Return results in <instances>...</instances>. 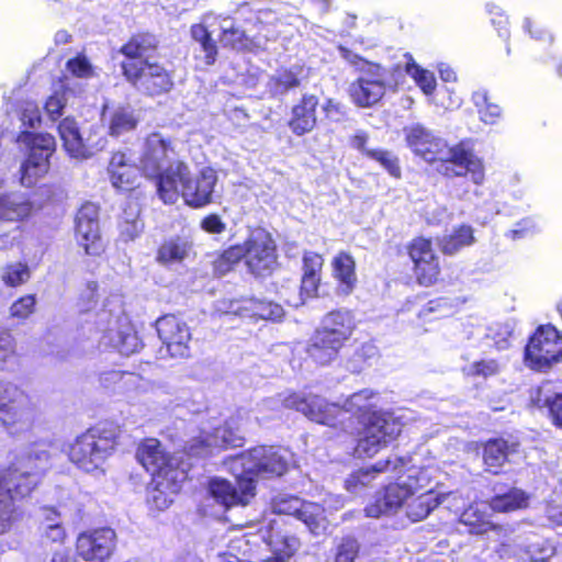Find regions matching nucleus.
Instances as JSON below:
<instances>
[{
	"label": "nucleus",
	"mask_w": 562,
	"mask_h": 562,
	"mask_svg": "<svg viewBox=\"0 0 562 562\" xmlns=\"http://www.w3.org/2000/svg\"><path fill=\"white\" fill-rule=\"evenodd\" d=\"M323 111L326 117L334 122H339L346 116L345 105L334 99H327L323 104Z\"/></svg>",
	"instance_id": "e2e57ef3"
},
{
	"label": "nucleus",
	"mask_w": 562,
	"mask_h": 562,
	"mask_svg": "<svg viewBox=\"0 0 562 562\" xmlns=\"http://www.w3.org/2000/svg\"><path fill=\"white\" fill-rule=\"evenodd\" d=\"M234 476L235 483L223 477H213L207 486L210 495L227 508L238 505L245 506L256 495V484L252 477L245 474Z\"/></svg>",
	"instance_id": "a211bd4d"
},
{
	"label": "nucleus",
	"mask_w": 562,
	"mask_h": 562,
	"mask_svg": "<svg viewBox=\"0 0 562 562\" xmlns=\"http://www.w3.org/2000/svg\"><path fill=\"white\" fill-rule=\"evenodd\" d=\"M19 359L18 345L14 336L0 328V369H5Z\"/></svg>",
	"instance_id": "c03bdc74"
},
{
	"label": "nucleus",
	"mask_w": 562,
	"mask_h": 562,
	"mask_svg": "<svg viewBox=\"0 0 562 562\" xmlns=\"http://www.w3.org/2000/svg\"><path fill=\"white\" fill-rule=\"evenodd\" d=\"M405 461L402 458L393 457L387 458L384 461H379L371 468L361 469L357 473L352 474L347 481H346V487L349 491H352L356 488L358 484L367 485L370 483L372 479V473H381L386 471H393L396 472L400 467H404Z\"/></svg>",
	"instance_id": "2f4dec72"
},
{
	"label": "nucleus",
	"mask_w": 562,
	"mask_h": 562,
	"mask_svg": "<svg viewBox=\"0 0 562 562\" xmlns=\"http://www.w3.org/2000/svg\"><path fill=\"white\" fill-rule=\"evenodd\" d=\"M355 329L353 316L348 311L327 313L311 338L308 356L319 364H328L350 339Z\"/></svg>",
	"instance_id": "20e7f679"
},
{
	"label": "nucleus",
	"mask_w": 562,
	"mask_h": 562,
	"mask_svg": "<svg viewBox=\"0 0 562 562\" xmlns=\"http://www.w3.org/2000/svg\"><path fill=\"white\" fill-rule=\"evenodd\" d=\"M367 156L379 161L393 177L398 178L401 170L398 167L397 158L389 151L384 150H368Z\"/></svg>",
	"instance_id": "4d7b16f0"
},
{
	"label": "nucleus",
	"mask_w": 562,
	"mask_h": 562,
	"mask_svg": "<svg viewBox=\"0 0 562 562\" xmlns=\"http://www.w3.org/2000/svg\"><path fill=\"white\" fill-rule=\"evenodd\" d=\"M102 383L105 386H109V382L113 381L115 383H119V387L123 391H128L133 387H138L140 383V379L137 375L134 374H125L119 371L109 372L102 375L101 378Z\"/></svg>",
	"instance_id": "6e6d98bb"
},
{
	"label": "nucleus",
	"mask_w": 562,
	"mask_h": 562,
	"mask_svg": "<svg viewBox=\"0 0 562 562\" xmlns=\"http://www.w3.org/2000/svg\"><path fill=\"white\" fill-rule=\"evenodd\" d=\"M473 102L477 108L480 120L486 124H495L502 115L498 104L491 101L485 90H477L473 93Z\"/></svg>",
	"instance_id": "79ce46f5"
},
{
	"label": "nucleus",
	"mask_w": 562,
	"mask_h": 562,
	"mask_svg": "<svg viewBox=\"0 0 562 562\" xmlns=\"http://www.w3.org/2000/svg\"><path fill=\"white\" fill-rule=\"evenodd\" d=\"M474 243L473 229L468 225H460L451 233L445 235L440 240L441 250L445 254L453 255L461 248L470 246Z\"/></svg>",
	"instance_id": "c9c22d12"
},
{
	"label": "nucleus",
	"mask_w": 562,
	"mask_h": 562,
	"mask_svg": "<svg viewBox=\"0 0 562 562\" xmlns=\"http://www.w3.org/2000/svg\"><path fill=\"white\" fill-rule=\"evenodd\" d=\"M32 277V270L26 262H8L0 269V281L7 288H20L26 284Z\"/></svg>",
	"instance_id": "f704fd0d"
},
{
	"label": "nucleus",
	"mask_w": 562,
	"mask_h": 562,
	"mask_svg": "<svg viewBox=\"0 0 562 562\" xmlns=\"http://www.w3.org/2000/svg\"><path fill=\"white\" fill-rule=\"evenodd\" d=\"M241 317H258L261 319L280 321L284 311L283 307L273 302L249 300L245 306L235 311Z\"/></svg>",
	"instance_id": "473e14b6"
},
{
	"label": "nucleus",
	"mask_w": 562,
	"mask_h": 562,
	"mask_svg": "<svg viewBox=\"0 0 562 562\" xmlns=\"http://www.w3.org/2000/svg\"><path fill=\"white\" fill-rule=\"evenodd\" d=\"M67 69L78 78H90L93 75L91 64L83 56H77L68 60Z\"/></svg>",
	"instance_id": "13d9d810"
},
{
	"label": "nucleus",
	"mask_w": 562,
	"mask_h": 562,
	"mask_svg": "<svg viewBox=\"0 0 562 562\" xmlns=\"http://www.w3.org/2000/svg\"><path fill=\"white\" fill-rule=\"evenodd\" d=\"M317 105L318 99L316 95L304 94L300 102L293 106L289 126L294 134L301 136L315 127Z\"/></svg>",
	"instance_id": "c85d7f7f"
},
{
	"label": "nucleus",
	"mask_w": 562,
	"mask_h": 562,
	"mask_svg": "<svg viewBox=\"0 0 562 562\" xmlns=\"http://www.w3.org/2000/svg\"><path fill=\"white\" fill-rule=\"evenodd\" d=\"M498 371V364L494 360H483L472 363L465 369L468 375L490 376Z\"/></svg>",
	"instance_id": "052dcab7"
},
{
	"label": "nucleus",
	"mask_w": 562,
	"mask_h": 562,
	"mask_svg": "<svg viewBox=\"0 0 562 562\" xmlns=\"http://www.w3.org/2000/svg\"><path fill=\"white\" fill-rule=\"evenodd\" d=\"M34 416L35 408L23 391L0 383V426L11 435H19L32 427Z\"/></svg>",
	"instance_id": "9d476101"
},
{
	"label": "nucleus",
	"mask_w": 562,
	"mask_h": 562,
	"mask_svg": "<svg viewBox=\"0 0 562 562\" xmlns=\"http://www.w3.org/2000/svg\"><path fill=\"white\" fill-rule=\"evenodd\" d=\"M184 480V470H168L156 474L153 487L148 492V503L158 510L167 509L180 492Z\"/></svg>",
	"instance_id": "393cba45"
},
{
	"label": "nucleus",
	"mask_w": 562,
	"mask_h": 562,
	"mask_svg": "<svg viewBox=\"0 0 562 562\" xmlns=\"http://www.w3.org/2000/svg\"><path fill=\"white\" fill-rule=\"evenodd\" d=\"M99 286L94 281H88L80 292L78 306L82 312L94 310L99 303Z\"/></svg>",
	"instance_id": "5fc2aeb1"
},
{
	"label": "nucleus",
	"mask_w": 562,
	"mask_h": 562,
	"mask_svg": "<svg viewBox=\"0 0 562 562\" xmlns=\"http://www.w3.org/2000/svg\"><path fill=\"white\" fill-rule=\"evenodd\" d=\"M114 346L121 353L130 355L138 349L139 341L135 334L126 333L114 344Z\"/></svg>",
	"instance_id": "338daca9"
},
{
	"label": "nucleus",
	"mask_w": 562,
	"mask_h": 562,
	"mask_svg": "<svg viewBox=\"0 0 562 562\" xmlns=\"http://www.w3.org/2000/svg\"><path fill=\"white\" fill-rule=\"evenodd\" d=\"M324 265L323 257L314 251H307L303 256V274L319 276Z\"/></svg>",
	"instance_id": "bf43d9fd"
},
{
	"label": "nucleus",
	"mask_w": 562,
	"mask_h": 562,
	"mask_svg": "<svg viewBox=\"0 0 562 562\" xmlns=\"http://www.w3.org/2000/svg\"><path fill=\"white\" fill-rule=\"evenodd\" d=\"M387 72L384 67L373 63H362L360 76L350 83L348 93L351 101L360 108L376 104L386 92Z\"/></svg>",
	"instance_id": "ddd939ff"
},
{
	"label": "nucleus",
	"mask_w": 562,
	"mask_h": 562,
	"mask_svg": "<svg viewBox=\"0 0 562 562\" xmlns=\"http://www.w3.org/2000/svg\"><path fill=\"white\" fill-rule=\"evenodd\" d=\"M116 430L92 429L77 437L68 447L70 461L90 473L103 469L116 446Z\"/></svg>",
	"instance_id": "423d86ee"
},
{
	"label": "nucleus",
	"mask_w": 562,
	"mask_h": 562,
	"mask_svg": "<svg viewBox=\"0 0 562 562\" xmlns=\"http://www.w3.org/2000/svg\"><path fill=\"white\" fill-rule=\"evenodd\" d=\"M376 394L369 389L361 390L350 395L344 403V408L347 412L360 413L366 412L372 405V401Z\"/></svg>",
	"instance_id": "8fccbe9b"
},
{
	"label": "nucleus",
	"mask_w": 562,
	"mask_h": 562,
	"mask_svg": "<svg viewBox=\"0 0 562 562\" xmlns=\"http://www.w3.org/2000/svg\"><path fill=\"white\" fill-rule=\"evenodd\" d=\"M244 436L235 419L225 423H204L196 436L188 443V452L196 457H206L216 449L240 447Z\"/></svg>",
	"instance_id": "9b49d317"
},
{
	"label": "nucleus",
	"mask_w": 562,
	"mask_h": 562,
	"mask_svg": "<svg viewBox=\"0 0 562 562\" xmlns=\"http://www.w3.org/2000/svg\"><path fill=\"white\" fill-rule=\"evenodd\" d=\"M209 15L203 16L202 23L194 24L191 26V36L194 41L200 43L201 48L204 53V63L206 66H211L215 63L217 55V47L211 38V34L207 31L204 23L207 21Z\"/></svg>",
	"instance_id": "ea45409f"
},
{
	"label": "nucleus",
	"mask_w": 562,
	"mask_h": 562,
	"mask_svg": "<svg viewBox=\"0 0 562 562\" xmlns=\"http://www.w3.org/2000/svg\"><path fill=\"white\" fill-rule=\"evenodd\" d=\"M408 254L414 262L418 283L426 286L434 284L439 277L440 267L431 240L424 237L413 239L408 246Z\"/></svg>",
	"instance_id": "412c9836"
},
{
	"label": "nucleus",
	"mask_w": 562,
	"mask_h": 562,
	"mask_svg": "<svg viewBox=\"0 0 562 562\" xmlns=\"http://www.w3.org/2000/svg\"><path fill=\"white\" fill-rule=\"evenodd\" d=\"M245 266L255 276L269 274L277 266L276 244L272 237L262 229L250 233L243 243Z\"/></svg>",
	"instance_id": "2eb2a0df"
},
{
	"label": "nucleus",
	"mask_w": 562,
	"mask_h": 562,
	"mask_svg": "<svg viewBox=\"0 0 562 562\" xmlns=\"http://www.w3.org/2000/svg\"><path fill=\"white\" fill-rule=\"evenodd\" d=\"M241 260L245 261V252L241 244H235L222 251L213 261L214 272L225 276L231 272Z\"/></svg>",
	"instance_id": "4c0bfd02"
},
{
	"label": "nucleus",
	"mask_w": 562,
	"mask_h": 562,
	"mask_svg": "<svg viewBox=\"0 0 562 562\" xmlns=\"http://www.w3.org/2000/svg\"><path fill=\"white\" fill-rule=\"evenodd\" d=\"M406 142L414 153L426 161H441L442 172L446 176L470 175L474 183H482L484 179L482 161L462 145L448 147L441 138L435 137L420 125L406 130Z\"/></svg>",
	"instance_id": "7ed1b4c3"
},
{
	"label": "nucleus",
	"mask_w": 562,
	"mask_h": 562,
	"mask_svg": "<svg viewBox=\"0 0 562 562\" xmlns=\"http://www.w3.org/2000/svg\"><path fill=\"white\" fill-rule=\"evenodd\" d=\"M406 71L425 94H431L435 91L437 83L431 71L420 68L415 63H408Z\"/></svg>",
	"instance_id": "49530a36"
},
{
	"label": "nucleus",
	"mask_w": 562,
	"mask_h": 562,
	"mask_svg": "<svg viewBox=\"0 0 562 562\" xmlns=\"http://www.w3.org/2000/svg\"><path fill=\"white\" fill-rule=\"evenodd\" d=\"M233 475L281 476L290 465V453L281 448L260 446L252 448L226 462Z\"/></svg>",
	"instance_id": "0eeeda50"
},
{
	"label": "nucleus",
	"mask_w": 562,
	"mask_h": 562,
	"mask_svg": "<svg viewBox=\"0 0 562 562\" xmlns=\"http://www.w3.org/2000/svg\"><path fill=\"white\" fill-rule=\"evenodd\" d=\"M156 327L171 358H184L189 355L191 334L184 322L173 315H166L157 321Z\"/></svg>",
	"instance_id": "4be33fe9"
},
{
	"label": "nucleus",
	"mask_w": 562,
	"mask_h": 562,
	"mask_svg": "<svg viewBox=\"0 0 562 562\" xmlns=\"http://www.w3.org/2000/svg\"><path fill=\"white\" fill-rule=\"evenodd\" d=\"M132 218H126L124 224L121 226L122 235L127 239L136 238L143 231V223L138 220V211L135 210L132 214Z\"/></svg>",
	"instance_id": "680f3d73"
},
{
	"label": "nucleus",
	"mask_w": 562,
	"mask_h": 562,
	"mask_svg": "<svg viewBox=\"0 0 562 562\" xmlns=\"http://www.w3.org/2000/svg\"><path fill=\"white\" fill-rule=\"evenodd\" d=\"M35 305L36 296L34 294H26L11 304L9 314L12 318L26 319L34 313Z\"/></svg>",
	"instance_id": "603ef678"
},
{
	"label": "nucleus",
	"mask_w": 562,
	"mask_h": 562,
	"mask_svg": "<svg viewBox=\"0 0 562 562\" xmlns=\"http://www.w3.org/2000/svg\"><path fill=\"white\" fill-rule=\"evenodd\" d=\"M123 74L138 90L149 95H160L173 87L170 72L160 64L148 60L143 65L136 61H124Z\"/></svg>",
	"instance_id": "4468645a"
},
{
	"label": "nucleus",
	"mask_w": 562,
	"mask_h": 562,
	"mask_svg": "<svg viewBox=\"0 0 562 562\" xmlns=\"http://www.w3.org/2000/svg\"><path fill=\"white\" fill-rule=\"evenodd\" d=\"M42 530V537L45 541L53 543H61L66 538V532L63 525H49Z\"/></svg>",
	"instance_id": "774afa93"
},
{
	"label": "nucleus",
	"mask_w": 562,
	"mask_h": 562,
	"mask_svg": "<svg viewBox=\"0 0 562 562\" xmlns=\"http://www.w3.org/2000/svg\"><path fill=\"white\" fill-rule=\"evenodd\" d=\"M438 472L434 467L411 469L406 479L389 484L378 494L374 502L366 507V515L379 518L403 509L405 516L413 522L426 519L451 495L437 491Z\"/></svg>",
	"instance_id": "f257e3e1"
},
{
	"label": "nucleus",
	"mask_w": 562,
	"mask_h": 562,
	"mask_svg": "<svg viewBox=\"0 0 562 562\" xmlns=\"http://www.w3.org/2000/svg\"><path fill=\"white\" fill-rule=\"evenodd\" d=\"M403 428L402 417L392 412L376 411L364 423L356 447L359 457H373L395 440Z\"/></svg>",
	"instance_id": "1a4fd4ad"
},
{
	"label": "nucleus",
	"mask_w": 562,
	"mask_h": 562,
	"mask_svg": "<svg viewBox=\"0 0 562 562\" xmlns=\"http://www.w3.org/2000/svg\"><path fill=\"white\" fill-rule=\"evenodd\" d=\"M102 115L108 122L110 135L115 137L134 131L138 124V117L131 105H117L109 111L104 106Z\"/></svg>",
	"instance_id": "c756f323"
},
{
	"label": "nucleus",
	"mask_w": 562,
	"mask_h": 562,
	"mask_svg": "<svg viewBox=\"0 0 562 562\" xmlns=\"http://www.w3.org/2000/svg\"><path fill=\"white\" fill-rule=\"evenodd\" d=\"M358 553V541L351 537L342 538L336 547L334 562H353Z\"/></svg>",
	"instance_id": "864d4df0"
},
{
	"label": "nucleus",
	"mask_w": 562,
	"mask_h": 562,
	"mask_svg": "<svg viewBox=\"0 0 562 562\" xmlns=\"http://www.w3.org/2000/svg\"><path fill=\"white\" fill-rule=\"evenodd\" d=\"M222 36L221 42L226 46H232L236 49L249 48L251 42L246 36L245 32L235 27L228 19H224L221 23Z\"/></svg>",
	"instance_id": "37998d69"
},
{
	"label": "nucleus",
	"mask_w": 562,
	"mask_h": 562,
	"mask_svg": "<svg viewBox=\"0 0 562 562\" xmlns=\"http://www.w3.org/2000/svg\"><path fill=\"white\" fill-rule=\"evenodd\" d=\"M43 468L27 471L21 465L0 473V535L9 531L19 519L16 496H26L37 485Z\"/></svg>",
	"instance_id": "39448f33"
},
{
	"label": "nucleus",
	"mask_w": 562,
	"mask_h": 562,
	"mask_svg": "<svg viewBox=\"0 0 562 562\" xmlns=\"http://www.w3.org/2000/svg\"><path fill=\"white\" fill-rule=\"evenodd\" d=\"M65 104L66 101L64 94L56 92L46 101L45 111L52 120H56L61 115Z\"/></svg>",
	"instance_id": "69168bd1"
},
{
	"label": "nucleus",
	"mask_w": 562,
	"mask_h": 562,
	"mask_svg": "<svg viewBox=\"0 0 562 562\" xmlns=\"http://www.w3.org/2000/svg\"><path fill=\"white\" fill-rule=\"evenodd\" d=\"M331 274L337 282V292L349 295L356 288L358 278L355 258L346 251H340L331 259Z\"/></svg>",
	"instance_id": "cd10ccee"
},
{
	"label": "nucleus",
	"mask_w": 562,
	"mask_h": 562,
	"mask_svg": "<svg viewBox=\"0 0 562 562\" xmlns=\"http://www.w3.org/2000/svg\"><path fill=\"white\" fill-rule=\"evenodd\" d=\"M282 403L286 408L301 412L311 420L324 425H333L340 412L336 404H329L316 395L304 397L299 394H290L282 400Z\"/></svg>",
	"instance_id": "5701e85b"
},
{
	"label": "nucleus",
	"mask_w": 562,
	"mask_h": 562,
	"mask_svg": "<svg viewBox=\"0 0 562 562\" xmlns=\"http://www.w3.org/2000/svg\"><path fill=\"white\" fill-rule=\"evenodd\" d=\"M200 227L209 234H222L226 229V224L217 214H209L202 218Z\"/></svg>",
	"instance_id": "0e129e2a"
},
{
	"label": "nucleus",
	"mask_w": 562,
	"mask_h": 562,
	"mask_svg": "<svg viewBox=\"0 0 562 562\" xmlns=\"http://www.w3.org/2000/svg\"><path fill=\"white\" fill-rule=\"evenodd\" d=\"M156 47V40L151 35H137L122 46L121 52L127 61H136L138 65L147 63V55Z\"/></svg>",
	"instance_id": "72a5a7b5"
},
{
	"label": "nucleus",
	"mask_w": 562,
	"mask_h": 562,
	"mask_svg": "<svg viewBox=\"0 0 562 562\" xmlns=\"http://www.w3.org/2000/svg\"><path fill=\"white\" fill-rule=\"evenodd\" d=\"M273 510L281 515H292L302 520L314 535H322L328 527L324 508L316 503L304 502L294 496L279 497L273 503Z\"/></svg>",
	"instance_id": "6ab92c4d"
},
{
	"label": "nucleus",
	"mask_w": 562,
	"mask_h": 562,
	"mask_svg": "<svg viewBox=\"0 0 562 562\" xmlns=\"http://www.w3.org/2000/svg\"><path fill=\"white\" fill-rule=\"evenodd\" d=\"M13 115L20 121V127H34L41 122L37 104L29 100L20 102Z\"/></svg>",
	"instance_id": "de8ad7c7"
},
{
	"label": "nucleus",
	"mask_w": 562,
	"mask_h": 562,
	"mask_svg": "<svg viewBox=\"0 0 562 562\" xmlns=\"http://www.w3.org/2000/svg\"><path fill=\"white\" fill-rule=\"evenodd\" d=\"M173 155L175 148L170 138L160 133H150L144 138L142 145L138 157L139 169L145 177L156 178L157 182Z\"/></svg>",
	"instance_id": "dca6fc26"
},
{
	"label": "nucleus",
	"mask_w": 562,
	"mask_h": 562,
	"mask_svg": "<svg viewBox=\"0 0 562 562\" xmlns=\"http://www.w3.org/2000/svg\"><path fill=\"white\" fill-rule=\"evenodd\" d=\"M217 181V171L212 167L193 173L187 164L176 161L160 175L156 190L166 204H175L182 198L187 205L199 209L212 203Z\"/></svg>",
	"instance_id": "f03ea898"
},
{
	"label": "nucleus",
	"mask_w": 562,
	"mask_h": 562,
	"mask_svg": "<svg viewBox=\"0 0 562 562\" xmlns=\"http://www.w3.org/2000/svg\"><path fill=\"white\" fill-rule=\"evenodd\" d=\"M460 521L470 527V532L483 535L496 528L486 517V514L477 506H469L460 516Z\"/></svg>",
	"instance_id": "a19ab883"
},
{
	"label": "nucleus",
	"mask_w": 562,
	"mask_h": 562,
	"mask_svg": "<svg viewBox=\"0 0 562 562\" xmlns=\"http://www.w3.org/2000/svg\"><path fill=\"white\" fill-rule=\"evenodd\" d=\"M139 463L151 473L153 479L156 474L168 472V470H180L178 459L166 453L159 440L147 438L143 440L136 452Z\"/></svg>",
	"instance_id": "a878e982"
},
{
	"label": "nucleus",
	"mask_w": 562,
	"mask_h": 562,
	"mask_svg": "<svg viewBox=\"0 0 562 562\" xmlns=\"http://www.w3.org/2000/svg\"><path fill=\"white\" fill-rule=\"evenodd\" d=\"M557 395H559V393L555 392L552 382L544 381L531 390L529 400L532 405L538 407H548L550 411L551 404Z\"/></svg>",
	"instance_id": "09e8293b"
},
{
	"label": "nucleus",
	"mask_w": 562,
	"mask_h": 562,
	"mask_svg": "<svg viewBox=\"0 0 562 562\" xmlns=\"http://www.w3.org/2000/svg\"><path fill=\"white\" fill-rule=\"evenodd\" d=\"M76 240L87 255L98 256L103 249L99 225V211L92 203L82 205L76 216Z\"/></svg>",
	"instance_id": "aec40b11"
},
{
	"label": "nucleus",
	"mask_w": 562,
	"mask_h": 562,
	"mask_svg": "<svg viewBox=\"0 0 562 562\" xmlns=\"http://www.w3.org/2000/svg\"><path fill=\"white\" fill-rule=\"evenodd\" d=\"M192 243L182 237L165 240L157 250L156 260L164 265H175L184 261L192 252Z\"/></svg>",
	"instance_id": "7c9ffc66"
},
{
	"label": "nucleus",
	"mask_w": 562,
	"mask_h": 562,
	"mask_svg": "<svg viewBox=\"0 0 562 562\" xmlns=\"http://www.w3.org/2000/svg\"><path fill=\"white\" fill-rule=\"evenodd\" d=\"M139 166L136 167L132 159L123 151L113 153L108 165V175L111 184L123 191L137 188L140 182Z\"/></svg>",
	"instance_id": "bb28decb"
},
{
	"label": "nucleus",
	"mask_w": 562,
	"mask_h": 562,
	"mask_svg": "<svg viewBox=\"0 0 562 562\" xmlns=\"http://www.w3.org/2000/svg\"><path fill=\"white\" fill-rule=\"evenodd\" d=\"M115 533L112 529H97L78 536L76 551L86 561L104 562L114 548Z\"/></svg>",
	"instance_id": "b1692460"
},
{
	"label": "nucleus",
	"mask_w": 562,
	"mask_h": 562,
	"mask_svg": "<svg viewBox=\"0 0 562 562\" xmlns=\"http://www.w3.org/2000/svg\"><path fill=\"white\" fill-rule=\"evenodd\" d=\"M508 454L509 446L505 440H491L484 447V463L491 472L496 473L507 461Z\"/></svg>",
	"instance_id": "e433bc0d"
},
{
	"label": "nucleus",
	"mask_w": 562,
	"mask_h": 562,
	"mask_svg": "<svg viewBox=\"0 0 562 562\" xmlns=\"http://www.w3.org/2000/svg\"><path fill=\"white\" fill-rule=\"evenodd\" d=\"M241 260L245 261V252L241 244H235L222 251L213 261L214 272L225 276L231 272Z\"/></svg>",
	"instance_id": "58836bf2"
},
{
	"label": "nucleus",
	"mask_w": 562,
	"mask_h": 562,
	"mask_svg": "<svg viewBox=\"0 0 562 562\" xmlns=\"http://www.w3.org/2000/svg\"><path fill=\"white\" fill-rule=\"evenodd\" d=\"M18 142L27 149V156L20 168V183L32 188L50 170L49 159L56 150L55 138L47 133L22 132Z\"/></svg>",
	"instance_id": "6e6552de"
},
{
	"label": "nucleus",
	"mask_w": 562,
	"mask_h": 562,
	"mask_svg": "<svg viewBox=\"0 0 562 562\" xmlns=\"http://www.w3.org/2000/svg\"><path fill=\"white\" fill-rule=\"evenodd\" d=\"M562 359V337L550 324L537 327L529 337V370L548 373Z\"/></svg>",
	"instance_id": "f8f14e48"
},
{
	"label": "nucleus",
	"mask_w": 562,
	"mask_h": 562,
	"mask_svg": "<svg viewBox=\"0 0 562 562\" xmlns=\"http://www.w3.org/2000/svg\"><path fill=\"white\" fill-rule=\"evenodd\" d=\"M300 85L297 74L293 70H281L273 75L268 82L271 93L279 95L284 94L290 89L296 88Z\"/></svg>",
	"instance_id": "a18cd8bd"
},
{
	"label": "nucleus",
	"mask_w": 562,
	"mask_h": 562,
	"mask_svg": "<svg viewBox=\"0 0 562 562\" xmlns=\"http://www.w3.org/2000/svg\"><path fill=\"white\" fill-rule=\"evenodd\" d=\"M524 502L525 496L522 492H512L509 494L495 497L491 502V508L495 512L506 513L521 507Z\"/></svg>",
	"instance_id": "3c124183"
},
{
	"label": "nucleus",
	"mask_w": 562,
	"mask_h": 562,
	"mask_svg": "<svg viewBox=\"0 0 562 562\" xmlns=\"http://www.w3.org/2000/svg\"><path fill=\"white\" fill-rule=\"evenodd\" d=\"M58 132L63 140V145L67 154L77 160H86L91 158L95 153L105 147L106 139L98 135L97 130L85 138L75 120L70 117L64 119L59 126Z\"/></svg>",
	"instance_id": "f3484780"
}]
</instances>
